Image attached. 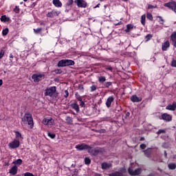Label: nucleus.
I'll list each match as a JSON object with an SVG mask.
<instances>
[{
  "mask_svg": "<svg viewBox=\"0 0 176 176\" xmlns=\"http://www.w3.org/2000/svg\"><path fill=\"white\" fill-rule=\"evenodd\" d=\"M21 122L23 124H28L30 129H34V118H32V114L30 112H26L23 117L21 118Z\"/></svg>",
  "mask_w": 176,
  "mask_h": 176,
  "instance_id": "f257e3e1",
  "label": "nucleus"
},
{
  "mask_svg": "<svg viewBox=\"0 0 176 176\" xmlns=\"http://www.w3.org/2000/svg\"><path fill=\"white\" fill-rule=\"evenodd\" d=\"M144 153L146 157H151V156L152 155V148H148L144 150Z\"/></svg>",
  "mask_w": 176,
  "mask_h": 176,
  "instance_id": "a211bd4d",
  "label": "nucleus"
},
{
  "mask_svg": "<svg viewBox=\"0 0 176 176\" xmlns=\"http://www.w3.org/2000/svg\"><path fill=\"white\" fill-rule=\"evenodd\" d=\"M14 13L19 14L20 13V8H19V6H15V8H14Z\"/></svg>",
  "mask_w": 176,
  "mask_h": 176,
  "instance_id": "c03bdc74",
  "label": "nucleus"
},
{
  "mask_svg": "<svg viewBox=\"0 0 176 176\" xmlns=\"http://www.w3.org/2000/svg\"><path fill=\"white\" fill-rule=\"evenodd\" d=\"M78 90L81 91V93H83L85 88L83 87V85L80 84L78 85Z\"/></svg>",
  "mask_w": 176,
  "mask_h": 176,
  "instance_id": "49530a36",
  "label": "nucleus"
},
{
  "mask_svg": "<svg viewBox=\"0 0 176 176\" xmlns=\"http://www.w3.org/2000/svg\"><path fill=\"white\" fill-rule=\"evenodd\" d=\"M152 38H153V36L152 34H147L145 36L146 41L148 42V41H151V39H152Z\"/></svg>",
  "mask_w": 176,
  "mask_h": 176,
  "instance_id": "e433bc0d",
  "label": "nucleus"
},
{
  "mask_svg": "<svg viewBox=\"0 0 176 176\" xmlns=\"http://www.w3.org/2000/svg\"><path fill=\"white\" fill-rule=\"evenodd\" d=\"M20 146V140L14 139L12 142L8 144V147L10 149H16Z\"/></svg>",
  "mask_w": 176,
  "mask_h": 176,
  "instance_id": "423d86ee",
  "label": "nucleus"
},
{
  "mask_svg": "<svg viewBox=\"0 0 176 176\" xmlns=\"http://www.w3.org/2000/svg\"><path fill=\"white\" fill-rule=\"evenodd\" d=\"M112 167V164H108L107 162H103L101 164L102 170H107L108 168H111Z\"/></svg>",
  "mask_w": 176,
  "mask_h": 176,
  "instance_id": "dca6fc26",
  "label": "nucleus"
},
{
  "mask_svg": "<svg viewBox=\"0 0 176 176\" xmlns=\"http://www.w3.org/2000/svg\"><path fill=\"white\" fill-rule=\"evenodd\" d=\"M42 32V28H38L37 29H34V32L35 34H40Z\"/></svg>",
  "mask_w": 176,
  "mask_h": 176,
  "instance_id": "37998d69",
  "label": "nucleus"
},
{
  "mask_svg": "<svg viewBox=\"0 0 176 176\" xmlns=\"http://www.w3.org/2000/svg\"><path fill=\"white\" fill-rule=\"evenodd\" d=\"M161 118L162 120H165V122H171V120H173V117L167 113L162 114Z\"/></svg>",
  "mask_w": 176,
  "mask_h": 176,
  "instance_id": "9b49d317",
  "label": "nucleus"
},
{
  "mask_svg": "<svg viewBox=\"0 0 176 176\" xmlns=\"http://www.w3.org/2000/svg\"><path fill=\"white\" fill-rule=\"evenodd\" d=\"M146 17L148 20H151V21H153V16H152V14L148 12L146 14Z\"/></svg>",
  "mask_w": 176,
  "mask_h": 176,
  "instance_id": "ea45409f",
  "label": "nucleus"
},
{
  "mask_svg": "<svg viewBox=\"0 0 176 176\" xmlns=\"http://www.w3.org/2000/svg\"><path fill=\"white\" fill-rule=\"evenodd\" d=\"M164 133H166V131L164 129H160L158 130V131L157 132V134L160 135V134H164Z\"/></svg>",
  "mask_w": 176,
  "mask_h": 176,
  "instance_id": "8fccbe9b",
  "label": "nucleus"
},
{
  "mask_svg": "<svg viewBox=\"0 0 176 176\" xmlns=\"http://www.w3.org/2000/svg\"><path fill=\"white\" fill-rule=\"evenodd\" d=\"M74 3H76L78 8H87V2L85 0H75Z\"/></svg>",
  "mask_w": 176,
  "mask_h": 176,
  "instance_id": "1a4fd4ad",
  "label": "nucleus"
},
{
  "mask_svg": "<svg viewBox=\"0 0 176 176\" xmlns=\"http://www.w3.org/2000/svg\"><path fill=\"white\" fill-rule=\"evenodd\" d=\"M129 116H130V112H126L125 118H129Z\"/></svg>",
  "mask_w": 176,
  "mask_h": 176,
  "instance_id": "052dcab7",
  "label": "nucleus"
},
{
  "mask_svg": "<svg viewBox=\"0 0 176 176\" xmlns=\"http://www.w3.org/2000/svg\"><path fill=\"white\" fill-rule=\"evenodd\" d=\"M80 107H82V108H83V107H85V102H83L82 100H80Z\"/></svg>",
  "mask_w": 176,
  "mask_h": 176,
  "instance_id": "13d9d810",
  "label": "nucleus"
},
{
  "mask_svg": "<svg viewBox=\"0 0 176 176\" xmlns=\"http://www.w3.org/2000/svg\"><path fill=\"white\" fill-rule=\"evenodd\" d=\"M90 91L91 93H93V91H96V90H97V85H92L91 87H90Z\"/></svg>",
  "mask_w": 176,
  "mask_h": 176,
  "instance_id": "c9c22d12",
  "label": "nucleus"
},
{
  "mask_svg": "<svg viewBox=\"0 0 176 176\" xmlns=\"http://www.w3.org/2000/svg\"><path fill=\"white\" fill-rule=\"evenodd\" d=\"M164 6H165V8H168V9L176 13V1L166 3L164 4Z\"/></svg>",
  "mask_w": 176,
  "mask_h": 176,
  "instance_id": "0eeeda50",
  "label": "nucleus"
},
{
  "mask_svg": "<svg viewBox=\"0 0 176 176\" xmlns=\"http://www.w3.org/2000/svg\"><path fill=\"white\" fill-rule=\"evenodd\" d=\"M87 152L92 156H97L101 152V149L98 147L93 148V147L89 146Z\"/></svg>",
  "mask_w": 176,
  "mask_h": 176,
  "instance_id": "20e7f679",
  "label": "nucleus"
},
{
  "mask_svg": "<svg viewBox=\"0 0 176 176\" xmlns=\"http://www.w3.org/2000/svg\"><path fill=\"white\" fill-rule=\"evenodd\" d=\"M73 4H74V0H67V2L66 3L67 6H72Z\"/></svg>",
  "mask_w": 176,
  "mask_h": 176,
  "instance_id": "a18cd8bd",
  "label": "nucleus"
},
{
  "mask_svg": "<svg viewBox=\"0 0 176 176\" xmlns=\"http://www.w3.org/2000/svg\"><path fill=\"white\" fill-rule=\"evenodd\" d=\"M164 156L165 157H167V151H164Z\"/></svg>",
  "mask_w": 176,
  "mask_h": 176,
  "instance_id": "338daca9",
  "label": "nucleus"
},
{
  "mask_svg": "<svg viewBox=\"0 0 176 176\" xmlns=\"http://www.w3.org/2000/svg\"><path fill=\"white\" fill-rule=\"evenodd\" d=\"M49 122H50V118H44V119L43 120V124H45V126H47V124H49Z\"/></svg>",
  "mask_w": 176,
  "mask_h": 176,
  "instance_id": "f704fd0d",
  "label": "nucleus"
},
{
  "mask_svg": "<svg viewBox=\"0 0 176 176\" xmlns=\"http://www.w3.org/2000/svg\"><path fill=\"white\" fill-rule=\"evenodd\" d=\"M104 68L106 69V71H110L111 72H113V67H112L111 65H105Z\"/></svg>",
  "mask_w": 176,
  "mask_h": 176,
  "instance_id": "cd10ccee",
  "label": "nucleus"
},
{
  "mask_svg": "<svg viewBox=\"0 0 176 176\" xmlns=\"http://www.w3.org/2000/svg\"><path fill=\"white\" fill-rule=\"evenodd\" d=\"M9 34V28H6V29L3 30L2 35L3 36H6Z\"/></svg>",
  "mask_w": 176,
  "mask_h": 176,
  "instance_id": "473e14b6",
  "label": "nucleus"
},
{
  "mask_svg": "<svg viewBox=\"0 0 176 176\" xmlns=\"http://www.w3.org/2000/svg\"><path fill=\"white\" fill-rule=\"evenodd\" d=\"M75 97L78 101H82V96H80L78 92L75 94Z\"/></svg>",
  "mask_w": 176,
  "mask_h": 176,
  "instance_id": "79ce46f5",
  "label": "nucleus"
},
{
  "mask_svg": "<svg viewBox=\"0 0 176 176\" xmlns=\"http://www.w3.org/2000/svg\"><path fill=\"white\" fill-rule=\"evenodd\" d=\"M128 173L130 174V175H134V170L131 168H129Z\"/></svg>",
  "mask_w": 176,
  "mask_h": 176,
  "instance_id": "de8ad7c7",
  "label": "nucleus"
},
{
  "mask_svg": "<svg viewBox=\"0 0 176 176\" xmlns=\"http://www.w3.org/2000/svg\"><path fill=\"white\" fill-rule=\"evenodd\" d=\"M109 176H123V173L119 171H116L114 173L109 174Z\"/></svg>",
  "mask_w": 176,
  "mask_h": 176,
  "instance_id": "393cba45",
  "label": "nucleus"
},
{
  "mask_svg": "<svg viewBox=\"0 0 176 176\" xmlns=\"http://www.w3.org/2000/svg\"><path fill=\"white\" fill-rule=\"evenodd\" d=\"M48 137H50V138H52V140H54V138H56V134L48 132L47 133Z\"/></svg>",
  "mask_w": 176,
  "mask_h": 176,
  "instance_id": "a19ab883",
  "label": "nucleus"
},
{
  "mask_svg": "<svg viewBox=\"0 0 176 176\" xmlns=\"http://www.w3.org/2000/svg\"><path fill=\"white\" fill-rule=\"evenodd\" d=\"M52 3L56 8H61L63 6V3L60 0H53Z\"/></svg>",
  "mask_w": 176,
  "mask_h": 176,
  "instance_id": "6ab92c4d",
  "label": "nucleus"
},
{
  "mask_svg": "<svg viewBox=\"0 0 176 176\" xmlns=\"http://www.w3.org/2000/svg\"><path fill=\"white\" fill-rule=\"evenodd\" d=\"M173 42V46L175 47H176V40H175V41H172Z\"/></svg>",
  "mask_w": 176,
  "mask_h": 176,
  "instance_id": "e2e57ef3",
  "label": "nucleus"
},
{
  "mask_svg": "<svg viewBox=\"0 0 176 176\" xmlns=\"http://www.w3.org/2000/svg\"><path fill=\"white\" fill-rule=\"evenodd\" d=\"M71 65H75V61L71 59H62L58 61L57 67H70Z\"/></svg>",
  "mask_w": 176,
  "mask_h": 176,
  "instance_id": "f03ea898",
  "label": "nucleus"
},
{
  "mask_svg": "<svg viewBox=\"0 0 176 176\" xmlns=\"http://www.w3.org/2000/svg\"><path fill=\"white\" fill-rule=\"evenodd\" d=\"M146 19V15L143 14L141 16V23L142 24V25H145V20Z\"/></svg>",
  "mask_w": 176,
  "mask_h": 176,
  "instance_id": "c756f323",
  "label": "nucleus"
},
{
  "mask_svg": "<svg viewBox=\"0 0 176 176\" xmlns=\"http://www.w3.org/2000/svg\"><path fill=\"white\" fill-rule=\"evenodd\" d=\"M42 78L45 79V74H34L32 76V79H33L34 83H39V82H41V80H42Z\"/></svg>",
  "mask_w": 176,
  "mask_h": 176,
  "instance_id": "39448f33",
  "label": "nucleus"
},
{
  "mask_svg": "<svg viewBox=\"0 0 176 176\" xmlns=\"http://www.w3.org/2000/svg\"><path fill=\"white\" fill-rule=\"evenodd\" d=\"M98 80L100 85H103L104 82L107 81V77L104 76H99L98 77Z\"/></svg>",
  "mask_w": 176,
  "mask_h": 176,
  "instance_id": "4be33fe9",
  "label": "nucleus"
},
{
  "mask_svg": "<svg viewBox=\"0 0 176 176\" xmlns=\"http://www.w3.org/2000/svg\"><path fill=\"white\" fill-rule=\"evenodd\" d=\"M130 100L132 102H141V101H142V97H138L137 95H133L131 96Z\"/></svg>",
  "mask_w": 176,
  "mask_h": 176,
  "instance_id": "f8f14e48",
  "label": "nucleus"
},
{
  "mask_svg": "<svg viewBox=\"0 0 176 176\" xmlns=\"http://www.w3.org/2000/svg\"><path fill=\"white\" fill-rule=\"evenodd\" d=\"M170 47V41H166L162 44V50L163 52H167V49Z\"/></svg>",
  "mask_w": 176,
  "mask_h": 176,
  "instance_id": "f3484780",
  "label": "nucleus"
},
{
  "mask_svg": "<svg viewBox=\"0 0 176 176\" xmlns=\"http://www.w3.org/2000/svg\"><path fill=\"white\" fill-rule=\"evenodd\" d=\"M19 170V168L17 167V166H13L10 170H9V173L10 174H11V175H16V174H17V171Z\"/></svg>",
  "mask_w": 176,
  "mask_h": 176,
  "instance_id": "ddd939ff",
  "label": "nucleus"
},
{
  "mask_svg": "<svg viewBox=\"0 0 176 176\" xmlns=\"http://www.w3.org/2000/svg\"><path fill=\"white\" fill-rule=\"evenodd\" d=\"M60 11H56L54 10H52L51 12H49L46 14V17H48L49 19H53L54 17H57L58 14H60Z\"/></svg>",
  "mask_w": 176,
  "mask_h": 176,
  "instance_id": "6e6552de",
  "label": "nucleus"
},
{
  "mask_svg": "<svg viewBox=\"0 0 176 176\" xmlns=\"http://www.w3.org/2000/svg\"><path fill=\"white\" fill-rule=\"evenodd\" d=\"M155 8H157V6H152L151 4L148 6V9H155Z\"/></svg>",
  "mask_w": 176,
  "mask_h": 176,
  "instance_id": "4d7b16f0",
  "label": "nucleus"
},
{
  "mask_svg": "<svg viewBox=\"0 0 176 176\" xmlns=\"http://www.w3.org/2000/svg\"><path fill=\"white\" fill-rule=\"evenodd\" d=\"M168 167L169 170H175V168H176V164H174V163L169 164L168 165Z\"/></svg>",
  "mask_w": 176,
  "mask_h": 176,
  "instance_id": "7c9ffc66",
  "label": "nucleus"
},
{
  "mask_svg": "<svg viewBox=\"0 0 176 176\" xmlns=\"http://www.w3.org/2000/svg\"><path fill=\"white\" fill-rule=\"evenodd\" d=\"M122 25V21H120L116 24V25Z\"/></svg>",
  "mask_w": 176,
  "mask_h": 176,
  "instance_id": "69168bd1",
  "label": "nucleus"
},
{
  "mask_svg": "<svg viewBox=\"0 0 176 176\" xmlns=\"http://www.w3.org/2000/svg\"><path fill=\"white\" fill-rule=\"evenodd\" d=\"M140 174H141L140 168H138V169L133 170V175H140Z\"/></svg>",
  "mask_w": 176,
  "mask_h": 176,
  "instance_id": "4c0bfd02",
  "label": "nucleus"
},
{
  "mask_svg": "<svg viewBox=\"0 0 176 176\" xmlns=\"http://www.w3.org/2000/svg\"><path fill=\"white\" fill-rule=\"evenodd\" d=\"M140 148L141 149H145V148H146V144H140Z\"/></svg>",
  "mask_w": 176,
  "mask_h": 176,
  "instance_id": "bf43d9fd",
  "label": "nucleus"
},
{
  "mask_svg": "<svg viewBox=\"0 0 176 176\" xmlns=\"http://www.w3.org/2000/svg\"><path fill=\"white\" fill-rule=\"evenodd\" d=\"M0 20L2 23H8L10 21V18L6 16V15H2Z\"/></svg>",
  "mask_w": 176,
  "mask_h": 176,
  "instance_id": "412c9836",
  "label": "nucleus"
},
{
  "mask_svg": "<svg viewBox=\"0 0 176 176\" xmlns=\"http://www.w3.org/2000/svg\"><path fill=\"white\" fill-rule=\"evenodd\" d=\"M15 133V137L16 138V140H20V138H21V140H23V136L21 135V133L19 131H14Z\"/></svg>",
  "mask_w": 176,
  "mask_h": 176,
  "instance_id": "bb28decb",
  "label": "nucleus"
},
{
  "mask_svg": "<svg viewBox=\"0 0 176 176\" xmlns=\"http://www.w3.org/2000/svg\"><path fill=\"white\" fill-rule=\"evenodd\" d=\"M113 100H114L113 96H109L107 98V100L106 101V107L107 108H111V105L112 102H113Z\"/></svg>",
  "mask_w": 176,
  "mask_h": 176,
  "instance_id": "4468645a",
  "label": "nucleus"
},
{
  "mask_svg": "<svg viewBox=\"0 0 176 176\" xmlns=\"http://www.w3.org/2000/svg\"><path fill=\"white\" fill-rule=\"evenodd\" d=\"M176 109V102H173L172 104H168L166 106V109L168 111H175Z\"/></svg>",
  "mask_w": 176,
  "mask_h": 176,
  "instance_id": "2eb2a0df",
  "label": "nucleus"
},
{
  "mask_svg": "<svg viewBox=\"0 0 176 176\" xmlns=\"http://www.w3.org/2000/svg\"><path fill=\"white\" fill-rule=\"evenodd\" d=\"M170 40L172 42H175L176 41V32H173L170 35Z\"/></svg>",
  "mask_w": 176,
  "mask_h": 176,
  "instance_id": "c85d7f7f",
  "label": "nucleus"
},
{
  "mask_svg": "<svg viewBox=\"0 0 176 176\" xmlns=\"http://www.w3.org/2000/svg\"><path fill=\"white\" fill-rule=\"evenodd\" d=\"M47 126H53V119L52 118H50V121Z\"/></svg>",
  "mask_w": 176,
  "mask_h": 176,
  "instance_id": "864d4df0",
  "label": "nucleus"
},
{
  "mask_svg": "<svg viewBox=\"0 0 176 176\" xmlns=\"http://www.w3.org/2000/svg\"><path fill=\"white\" fill-rule=\"evenodd\" d=\"M89 148H90L89 145L83 143L76 146V148L77 149V151H86V149L89 151Z\"/></svg>",
  "mask_w": 176,
  "mask_h": 176,
  "instance_id": "9d476101",
  "label": "nucleus"
},
{
  "mask_svg": "<svg viewBox=\"0 0 176 176\" xmlns=\"http://www.w3.org/2000/svg\"><path fill=\"white\" fill-rule=\"evenodd\" d=\"M171 66L174 67L175 68H176V60H173L172 63H171Z\"/></svg>",
  "mask_w": 176,
  "mask_h": 176,
  "instance_id": "5fc2aeb1",
  "label": "nucleus"
},
{
  "mask_svg": "<svg viewBox=\"0 0 176 176\" xmlns=\"http://www.w3.org/2000/svg\"><path fill=\"white\" fill-rule=\"evenodd\" d=\"M13 164H15L16 166H21V164H23V160L18 159L13 162Z\"/></svg>",
  "mask_w": 176,
  "mask_h": 176,
  "instance_id": "a878e982",
  "label": "nucleus"
},
{
  "mask_svg": "<svg viewBox=\"0 0 176 176\" xmlns=\"http://www.w3.org/2000/svg\"><path fill=\"white\" fill-rule=\"evenodd\" d=\"M24 176H34V174L30 173V172H27L25 173H24Z\"/></svg>",
  "mask_w": 176,
  "mask_h": 176,
  "instance_id": "6e6d98bb",
  "label": "nucleus"
},
{
  "mask_svg": "<svg viewBox=\"0 0 176 176\" xmlns=\"http://www.w3.org/2000/svg\"><path fill=\"white\" fill-rule=\"evenodd\" d=\"M71 107L76 112H79V104H78V102H75L71 104Z\"/></svg>",
  "mask_w": 176,
  "mask_h": 176,
  "instance_id": "aec40b11",
  "label": "nucleus"
},
{
  "mask_svg": "<svg viewBox=\"0 0 176 176\" xmlns=\"http://www.w3.org/2000/svg\"><path fill=\"white\" fill-rule=\"evenodd\" d=\"M100 5H101L100 3H98L95 7L94 9H96V8H100Z\"/></svg>",
  "mask_w": 176,
  "mask_h": 176,
  "instance_id": "680f3d73",
  "label": "nucleus"
},
{
  "mask_svg": "<svg viewBox=\"0 0 176 176\" xmlns=\"http://www.w3.org/2000/svg\"><path fill=\"white\" fill-rule=\"evenodd\" d=\"M64 97L65 98H68V96H69V93L68 92V90H65L64 91Z\"/></svg>",
  "mask_w": 176,
  "mask_h": 176,
  "instance_id": "3c124183",
  "label": "nucleus"
},
{
  "mask_svg": "<svg viewBox=\"0 0 176 176\" xmlns=\"http://www.w3.org/2000/svg\"><path fill=\"white\" fill-rule=\"evenodd\" d=\"M3 56H5V51H3V50H1V51H0V60H1V58H2V57H3Z\"/></svg>",
  "mask_w": 176,
  "mask_h": 176,
  "instance_id": "603ef678",
  "label": "nucleus"
},
{
  "mask_svg": "<svg viewBox=\"0 0 176 176\" xmlns=\"http://www.w3.org/2000/svg\"><path fill=\"white\" fill-rule=\"evenodd\" d=\"M56 91H57V87L56 86L47 87L45 90L44 96L45 97H47V96L49 97H53V96L56 94Z\"/></svg>",
  "mask_w": 176,
  "mask_h": 176,
  "instance_id": "7ed1b4c3",
  "label": "nucleus"
},
{
  "mask_svg": "<svg viewBox=\"0 0 176 176\" xmlns=\"http://www.w3.org/2000/svg\"><path fill=\"white\" fill-rule=\"evenodd\" d=\"M133 28H134V25L127 24L126 25V29L125 30V32H130V31H131V30H133Z\"/></svg>",
  "mask_w": 176,
  "mask_h": 176,
  "instance_id": "b1692460",
  "label": "nucleus"
},
{
  "mask_svg": "<svg viewBox=\"0 0 176 176\" xmlns=\"http://www.w3.org/2000/svg\"><path fill=\"white\" fill-rule=\"evenodd\" d=\"M3 83V81L2 80H0V86H1Z\"/></svg>",
  "mask_w": 176,
  "mask_h": 176,
  "instance_id": "774afa93",
  "label": "nucleus"
},
{
  "mask_svg": "<svg viewBox=\"0 0 176 176\" xmlns=\"http://www.w3.org/2000/svg\"><path fill=\"white\" fill-rule=\"evenodd\" d=\"M84 161H85V164H86L87 166H89V164L91 163V160H90V158L89 157H85Z\"/></svg>",
  "mask_w": 176,
  "mask_h": 176,
  "instance_id": "72a5a7b5",
  "label": "nucleus"
},
{
  "mask_svg": "<svg viewBox=\"0 0 176 176\" xmlns=\"http://www.w3.org/2000/svg\"><path fill=\"white\" fill-rule=\"evenodd\" d=\"M55 74H60L63 73V70L61 69H57L54 70Z\"/></svg>",
  "mask_w": 176,
  "mask_h": 176,
  "instance_id": "09e8293b",
  "label": "nucleus"
},
{
  "mask_svg": "<svg viewBox=\"0 0 176 176\" xmlns=\"http://www.w3.org/2000/svg\"><path fill=\"white\" fill-rule=\"evenodd\" d=\"M112 86V82L109 81V82H104L103 84L102 89H109V87Z\"/></svg>",
  "mask_w": 176,
  "mask_h": 176,
  "instance_id": "5701e85b",
  "label": "nucleus"
},
{
  "mask_svg": "<svg viewBox=\"0 0 176 176\" xmlns=\"http://www.w3.org/2000/svg\"><path fill=\"white\" fill-rule=\"evenodd\" d=\"M66 122H67V124H72L74 120H72V118L67 116L66 118Z\"/></svg>",
  "mask_w": 176,
  "mask_h": 176,
  "instance_id": "2f4dec72",
  "label": "nucleus"
},
{
  "mask_svg": "<svg viewBox=\"0 0 176 176\" xmlns=\"http://www.w3.org/2000/svg\"><path fill=\"white\" fill-rule=\"evenodd\" d=\"M157 19H159L158 22L160 23V24H164V19H163L162 16H157Z\"/></svg>",
  "mask_w": 176,
  "mask_h": 176,
  "instance_id": "58836bf2",
  "label": "nucleus"
},
{
  "mask_svg": "<svg viewBox=\"0 0 176 176\" xmlns=\"http://www.w3.org/2000/svg\"><path fill=\"white\" fill-rule=\"evenodd\" d=\"M14 56H13V54H10V58H14Z\"/></svg>",
  "mask_w": 176,
  "mask_h": 176,
  "instance_id": "0e129e2a",
  "label": "nucleus"
}]
</instances>
